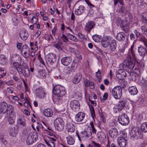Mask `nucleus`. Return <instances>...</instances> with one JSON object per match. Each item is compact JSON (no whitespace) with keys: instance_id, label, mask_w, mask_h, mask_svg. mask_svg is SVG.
Returning <instances> with one entry per match:
<instances>
[{"instance_id":"obj_1","label":"nucleus","mask_w":147,"mask_h":147,"mask_svg":"<svg viewBox=\"0 0 147 147\" xmlns=\"http://www.w3.org/2000/svg\"><path fill=\"white\" fill-rule=\"evenodd\" d=\"M130 135L133 139L137 140L142 138L143 134L139 127H135L130 131Z\"/></svg>"},{"instance_id":"obj_2","label":"nucleus","mask_w":147,"mask_h":147,"mask_svg":"<svg viewBox=\"0 0 147 147\" xmlns=\"http://www.w3.org/2000/svg\"><path fill=\"white\" fill-rule=\"evenodd\" d=\"M54 94L58 97H61L65 95V88L62 86L57 85L55 86L53 88Z\"/></svg>"},{"instance_id":"obj_3","label":"nucleus","mask_w":147,"mask_h":147,"mask_svg":"<svg viewBox=\"0 0 147 147\" xmlns=\"http://www.w3.org/2000/svg\"><path fill=\"white\" fill-rule=\"evenodd\" d=\"M113 97L116 99H120L122 95V89L121 86H117L114 87L111 91Z\"/></svg>"},{"instance_id":"obj_4","label":"nucleus","mask_w":147,"mask_h":147,"mask_svg":"<svg viewBox=\"0 0 147 147\" xmlns=\"http://www.w3.org/2000/svg\"><path fill=\"white\" fill-rule=\"evenodd\" d=\"M15 57L20 59V61L19 63L15 61H13V60L11 59V64L13 67L18 71H22L23 69V66L24 64V61L19 56L16 55Z\"/></svg>"},{"instance_id":"obj_5","label":"nucleus","mask_w":147,"mask_h":147,"mask_svg":"<svg viewBox=\"0 0 147 147\" xmlns=\"http://www.w3.org/2000/svg\"><path fill=\"white\" fill-rule=\"evenodd\" d=\"M54 124L56 129L59 131H62L64 127V123L61 118H57L54 121Z\"/></svg>"},{"instance_id":"obj_6","label":"nucleus","mask_w":147,"mask_h":147,"mask_svg":"<svg viewBox=\"0 0 147 147\" xmlns=\"http://www.w3.org/2000/svg\"><path fill=\"white\" fill-rule=\"evenodd\" d=\"M47 57L50 65L52 67H55L57 64V56L55 54L50 53L47 55Z\"/></svg>"},{"instance_id":"obj_7","label":"nucleus","mask_w":147,"mask_h":147,"mask_svg":"<svg viewBox=\"0 0 147 147\" xmlns=\"http://www.w3.org/2000/svg\"><path fill=\"white\" fill-rule=\"evenodd\" d=\"M38 137L37 133L36 132L30 133L26 139V143L28 145L32 144L37 140Z\"/></svg>"},{"instance_id":"obj_8","label":"nucleus","mask_w":147,"mask_h":147,"mask_svg":"<svg viewBox=\"0 0 147 147\" xmlns=\"http://www.w3.org/2000/svg\"><path fill=\"white\" fill-rule=\"evenodd\" d=\"M127 137L124 134L117 138V143L120 147H125L127 145Z\"/></svg>"},{"instance_id":"obj_9","label":"nucleus","mask_w":147,"mask_h":147,"mask_svg":"<svg viewBox=\"0 0 147 147\" xmlns=\"http://www.w3.org/2000/svg\"><path fill=\"white\" fill-rule=\"evenodd\" d=\"M122 66L124 69H126L127 68L130 69V70L134 68L136 70V67L134 68L135 65L134 63L126 59L123 61Z\"/></svg>"},{"instance_id":"obj_10","label":"nucleus","mask_w":147,"mask_h":147,"mask_svg":"<svg viewBox=\"0 0 147 147\" xmlns=\"http://www.w3.org/2000/svg\"><path fill=\"white\" fill-rule=\"evenodd\" d=\"M123 0H114V5L116 6L117 3L119 2V3L122 5L121 6L119 9V12H121L122 14H125L127 12V11L126 8L124 6V3L123 1Z\"/></svg>"},{"instance_id":"obj_11","label":"nucleus","mask_w":147,"mask_h":147,"mask_svg":"<svg viewBox=\"0 0 147 147\" xmlns=\"http://www.w3.org/2000/svg\"><path fill=\"white\" fill-rule=\"evenodd\" d=\"M129 119L127 115L122 114L119 117L118 121L122 125H126L129 123Z\"/></svg>"},{"instance_id":"obj_12","label":"nucleus","mask_w":147,"mask_h":147,"mask_svg":"<svg viewBox=\"0 0 147 147\" xmlns=\"http://www.w3.org/2000/svg\"><path fill=\"white\" fill-rule=\"evenodd\" d=\"M21 53L26 58H28L30 55V50L28 46L25 44L23 45L21 49Z\"/></svg>"},{"instance_id":"obj_13","label":"nucleus","mask_w":147,"mask_h":147,"mask_svg":"<svg viewBox=\"0 0 147 147\" xmlns=\"http://www.w3.org/2000/svg\"><path fill=\"white\" fill-rule=\"evenodd\" d=\"M116 75L117 77L119 79L123 80L127 75V73L123 69H119L116 72Z\"/></svg>"},{"instance_id":"obj_14","label":"nucleus","mask_w":147,"mask_h":147,"mask_svg":"<svg viewBox=\"0 0 147 147\" xmlns=\"http://www.w3.org/2000/svg\"><path fill=\"white\" fill-rule=\"evenodd\" d=\"M70 105L71 109L75 111H78L80 109V105L77 100H74L71 101Z\"/></svg>"},{"instance_id":"obj_15","label":"nucleus","mask_w":147,"mask_h":147,"mask_svg":"<svg viewBox=\"0 0 147 147\" xmlns=\"http://www.w3.org/2000/svg\"><path fill=\"white\" fill-rule=\"evenodd\" d=\"M45 141L49 147H55V142L56 140L54 138L49 137L47 139H45Z\"/></svg>"},{"instance_id":"obj_16","label":"nucleus","mask_w":147,"mask_h":147,"mask_svg":"<svg viewBox=\"0 0 147 147\" xmlns=\"http://www.w3.org/2000/svg\"><path fill=\"white\" fill-rule=\"evenodd\" d=\"M120 26L124 32L126 33L128 32L129 28V24L128 21L126 20H122Z\"/></svg>"},{"instance_id":"obj_17","label":"nucleus","mask_w":147,"mask_h":147,"mask_svg":"<svg viewBox=\"0 0 147 147\" xmlns=\"http://www.w3.org/2000/svg\"><path fill=\"white\" fill-rule=\"evenodd\" d=\"M112 39L113 38L111 36H106V38L102 41V46L104 48H106L108 47Z\"/></svg>"},{"instance_id":"obj_18","label":"nucleus","mask_w":147,"mask_h":147,"mask_svg":"<svg viewBox=\"0 0 147 147\" xmlns=\"http://www.w3.org/2000/svg\"><path fill=\"white\" fill-rule=\"evenodd\" d=\"M95 26V24L94 22L91 21H88L86 24L85 29L87 31L90 33Z\"/></svg>"},{"instance_id":"obj_19","label":"nucleus","mask_w":147,"mask_h":147,"mask_svg":"<svg viewBox=\"0 0 147 147\" xmlns=\"http://www.w3.org/2000/svg\"><path fill=\"white\" fill-rule=\"evenodd\" d=\"M36 96L39 98H43L45 96V93L44 89L42 87H39L36 89L35 90Z\"/></svg>"},{"instance_id":"obj_20","label":"nucleus","mask_w":147,"mask_h":147,"mask_svg":"<svg viewBox=\"0 0 147 147\" xmlns=\"http://www.w3.org/2000/svg\"><path fill=\"white\" fill-rule=\"evenodd\" d=\"M8 105L7 103L5 102L0 103V113L5 114L7 112Z\"/></svg>"},{"instance_id":"obj_21","label":"nucleus","mask_w":147,"mask_h":147,"mask_svg":"<svg viewBox=\"0 0 147 147\" xmlns=\"http://www.w3.org/2000/svg\"><path fill=\"white\" fill-rule=\"evenodd\" d=\"M138 51L140 55L142 57L147 55V49L142 45H140L138 47Z\"/></svg>"},{"instance_id":"obj_22","label":"nucleus","mask_w":147,"mask_h":147,"mask_svg":"<svg viewBox=\"0 0 147 147\" xmlns=\"http://www.w3.org/2000/svg\"><path fill=\"white\" fill-rule=\"evenodd\" d=\"M109 135L113 138H116L118 135L117 129L115 128L111 129L109 131Z\"/></svg>"},{"instance_id":"obj_23","label":"nucleus","mask_w":147,"mask_h":147,"mask_svg":"<svg viewBox=\"0 0 147 147\" xmlns=\"http://www.w3.org/2000/svg\"><path fill=\"white\" fill-rule=\"evenodd\" d=\"M109 45L110 53H112V52H115L117 46L116 40L113 38Z\"/></svg>"},{"instance_id":"obj_24","label":"nucleus","mask_w":147,"mask_h":147,"mask_svg":"<svg viewBox=\"0 0 147 147\" xmlns=\"http://www.w3.org/2000/svg\"><path fill=\"white\" fill-rule=\"evenodd\" d=\"M85 117V114L82 112H79L75 116V119L77 122L82 121Z\"/></svg>"},{"instance_id":"obj_25","label":"nucleus","mask_w":147,"mask_h":147,"mask_svg":"<svg viewBox=\"0 0 147 147\" xmlns=\"http://www.w3.org/2000/svg\"><path fill=\"white\" fill-rule=\"evenodd\" d=\"M71 61V59L70 57H65L61 59V63L65 66L69 65Z\"/></svg>"},{"instance_id":"obj_26","label":"nucleus","mask_w":147,"mask_h":147,"mask_svg":"<svg viewBox=\"0 0 147 147\" xmlns=\"http://www.w3.org/2000/svg\"><path fill=\"white\" fill-rule=\"evenodd\" d=\"M19 35L21 38L23 40H26L28 36V32L25 30L21 31Z\"/></svg>"},{"instance_id":"obj_27","label":"nucleus","mask_w":147,"mask_h":147,"mask_svg":"<svg viewBox=\"0 0 147 147\" xmlns=\"http://www.w3.org/2000/svg\"><path fill=\"white\" fill-rule=\"evenodd\" d=\"M8 60L6 56L3 54H0V64L3 66L6 65Z\"/></svg>"},{"instance_id":"obj_28","label":"nucleus","mask_w":147,"mask_h":147,"mask_svg":"<svg viewBox=\"0 0 147 147\" xmlns=\"http://www.w3.org/2000/svg\"><path fill=\"white\" fill-rule=\"evenodd\" d=\"M125 34L124 33L122 32L118 33L116 36V39L120 42L123 41L125 39Z\"/></svg>"},{"instance_id":"obj_29","label":"nucleus","mask_w":147,"mask_h":147,"mask_svg":"<svg viewBox=\"0 0 147 147\" xmlns=\"http://www.w3.org/2000/svg\"><path fill=\"white\" fill-rule=\"evenodd\" d=\"M85 9L84 6L80 5L78 9H76L75 10V13L77 15H80L82 14Z\"/></svg>"},{"instance_id":"obj_30","label":"nucleus","mask_w":147,"mask_h":147,"mask_svg":"<svg viewBox=\"0 0 147 147\" xmlns=\"http://www.w3.org/2000/svg\"><path fill=\"white\" fill-rule=\"evenodd\" d=\"M126 71L127 73V75H129L131 79L134 81L136 80V76L137 75L136 72H131V70H130V72L129 70L127 71V69H126Z\"/></svg>"},{"instance_id":"obj_31","label":"nucleus","mask_w":147,"mask_h":147,"mask_svg":"<svg viewBox=\"0 0 147 147\" xmlns=\"http://www.w3.org/2000/svg\"><path fill=\"white\" fill-rule=\"evenodd\" d=\"M43 114L45 116L47 117H50L52 116L53 112L52 110L50 109H45L43 111Z\"/></svg>"},{"instance_id":"obj_32","label":"nucleus","mask_w":147,"mask_h":147,"mask_svg":"<svg viewBox=\"0 0 147 147\" xmlns=\"http://www.w3.org/2000/svg\"><path fill=\"white\" fill-rule=\"evenodd\" d=\"M128 91L131 94L135 95L138 93V90L136 87L135 86H131L129 88Z\"/></svg>"},{"instance_id":"obj_33","label":"nucleus","mask_w":147,"mask_h":147,"mask_svg":"<svg viewBox=\"0 0 147 147\" xmlns=\"http://www.w3.org/2000/svg\"><path fill=\"white\" fill-rule=\"evenodd\" d=\"M82 78V76L80 74L78 73L75 76L73 79V82L75 84L79 83Z\"/></svg>"},{"instance_id":"obj_34","label":"nucleus","mask_w":147,"mask_h":147,"mask_svg":"<svg viewBox=\"0 0 147 147\" xmlns=\"http://www.w3.org/2000/svg\"><path fill=\"white\" fill-rule=\"evenodd\" d=\"M21 73H22L23 75L25 77H27L30 74V71L28 67H23V69L22 71H20Z\"/></svg>"},{"instance_id":"obj_35","label":"nucleus","mask_w":147,"mask_h":147,"mask_svg":"<svg viewBox=\"0 0 147 147\" xmlns=\"http://www.w3.org/2000/svg\"><path fill=\"white\" fill-rule=\"evenodd\" d=\"M126 100L124 99L121 100L119 102V103L118 106V110L119 111H121L125 107L126 104Z\"/></svg>"},{"instance_id":"obj_36","label":"nucleus","mask_w":147,"mask_h":147,"mask_svg":"<svg viewBox=\"0 0 147 147\" xmlns=\"http://www.w3.org/2000/svg\"><path fill=\"white\" fill-rule=\"evenodd\" d=\"M14 107L11 105H8L7 111V116H9L12 114L14 110Z\"/></svg>"},{"instance_id":"obj_37","label":"nucleus","mask_w":147,"mask_h":147,"mask_svg":"<svg viewBox=\"0 0 147 147\" xmlns=\"http://www.w3.org/2000/svg\"><path fill=\"white\" fill-rule=\"evenodd\" d=\"M92 134L91 131H85L81 133V136L82 138H88L91 136Z\"/></svg>"},{"instance_id":"obj_38","label":"nucleus","mask_w":147,"mask_h":147,"mask_svg":"<svg viewBox=\"0 0 147 147\" xmlns=\"http://www.w3.org/2000/svg\"><path fill=\"white\" fill-rule=\"evenodd\" d=\"M67 128L68 131L71 132H74L75 130V126L71 123H69L67 124Z\"/></svg>"},{"instance_id":"obj_39","label":"nucleus","mask_w":147,"mask_h":147,"mask_svg":"<svg viewBox=\"0 0 147 147\" xmlns=\"http://www.w3.org/2000/svg\"><path fill=\"white\" fill-rule=\"evenodd\" d=\"M140 130L144 133L147 132V122H144L142 124Z\"/></svg>"},{"instance_id":"obj_40","label":"nucleus","mask_w":147,"mask_h":147,"mask_svg":"<svg viewBox=\"0 0 147 147\" xmlns=\"http://www.w3.org/2000/svg\"><path fill=\"white\" fill-rule=\"evenodd\" d=\"M17 123L22 126L24 127L25 125L26 124L25 123L24 119L23 117H19L17 120Z\"/></svg>"},{"instance_id":"obj_41","label":"nucleus","mask_w":147,"mask_h":147,"mask_svg":"<svg viewBox=\"0 0 147 147\" xmlns=\"http://www.w3.org/2000/svg\"><path fill=\"white\" fill-rule=\"evenodd\" d=\"M78 64L76 63L73 62L69 66L71 71L73 72L76 69L77 67Z\"/></svg>"},{"instance_id":"obj_42","label":"nucleus","mask_w":147,"mask_h":147,"mask_svg":"<svg viewBox=\"0 0 147 147\" xmlns=\"http://www.w3.org/2000/svg\"><path fill=\"white\" fill-rule=\"evenodd\" d=\"M134 45H133L129 50V52L130 55H131L134 59H135V51L134 49Z\"/></svg>"},{"instance_id":"obj_43","label":"nucleus","mask_w":147,"mask_h":147,"mask_svg":"<svg viewBox=\"0 0 147 147\" xmlns=\"http://www.w3.org/2000/svg\"><path fill=\"white\" fill-rule=\"evenodd\" d=\"M67 143L69 145L74 144L75 143V140L71 136H69L67 137Z\"/></svg>"},{"instance_id":"obj_44","label":"nucleus","mask_w":147,"mask_h":147,"mask_svg":"<svg viewBox=\"0 0 147 147\" xmlns=\"http://www.w3.org/2000/svg\"><path fill=\"white\" fill-rule=\"evenodd\" d=\"M93 40L96 42H99L101 41V36L95 34L92 36Z\"/></svg>"},{"instance_id":"obj_45","label":"nucleus","mask_w":147,"mask_h":147,"mask_svg":"<svg viewBox=\"0 0 147 147\" xmlns=\"http://www.w3.org/2000/svg\"><path fill=\"white\" fill-rule=\"evenodd\" d=\"M140 40L143 42L144 45L147 48V39L144 36H141L140 38Z\"/></svg>"},{"instance_id":"obj_46","label":"nucleus","mask_w":147,"mask_h":147,"mask_svg":"<svg viewBox=\"0 0 147 147\" xmlns=\"http://www.w3.org/2000/svg\"><path fill=\"white\" fill-rule=\"evenodd\" d=\"M38 72L39 74L40 77L44 78L46 77L47 74L45 70H40L38 71Z\"/></svg>"},{"instance_id":"obj_47","label":"nucleus","mask_w":147,"mask_h":147,"mask_svg":"<svg viewBox=\"0 0 147 147\" xmlns=\"http://www.w3.org/2000/svg\"><path fill=\"white\" fill-rule=\"evenodd\" d=\"M63 72L67 74H70L72 72L70 69L69 66L65 67L63 69Z\"/></svg>"},{"instance_id":"obj_48","label":"nucleus","mask_w":147,"mask_h":147,"mask_svg":"<svg viewBox=\"0 0 147 147\" xmlns=\"http://www.w3.org/2000/svg\"><path fill=\"white\" fill-rule=\"evenodd\" d=\"M67 36L69 39L75 42H76L78 41V40L76 37L73 35L69 33L67 34Z\"/></svg>"},{"instance_id":"obj_49","label":"nucleus","mask_w":147,"mask_h":147,"mask_svg":"<svg viewBox=\"0 0 147 147\" xmlns=\"http://www.w3.org/2000/svg\"><path fill=\"white\" fill-rule=\"evenodd\" d=\"M141 29L143 34L147 37V28L144 26H142L141 27Z\"/></svg>"},{"instance_id":"obj_50","label":"nucleus","mask_w":147,"mask_h":147,"mask_svg":"<svg viewBox=\"0 0 147 147\" xmlns=\"http://www.w3.org/2000/svg\"><path fill=\"white\" fill-rule=\"evenodd\" d=\"M89 106L91 112V116L92 117L94 118V116L95 115V113L94 108L92 105L90 106V105H89Z\"/></svg>"},{"instance_id":"obj_51","label":"nucleus","mask_w":147,"mask_h":147,"mask_svg":"<svg viewBox=\"0 0 147 147\" xmlns=\"http://www.w3.org/2000/svg\"><path fill=\"white\" fill-rule=\"evenodd\" d=\"M96 76L100 82L101 79V72L99 70H98V71L96 72Z\"/></svg>"},{"instance_id":"obj_52","label":"nucleus","mask_w":147,"mask_h":147,"mask_svg":"<svg viewBox=\"0 0 147 147\" xmlns=\"http://www.w3.org/2000/svg\"><path fill=\"white\" fill-rule=\"evenodd\" d=\"M38 19V18L37 17H36L35 16H34L32 18V23L34 24H35L37 22Z\"/></svg>"},{"instance_id":"obj_53","label":"nucleus","mask_w":147,"mask_h":147,"mask_svg":"<svg viewBox=\"0 0 147 147\" xmlns=\"http://www.w3.org/2000/svg\"><path fill=\"white\" fill-rule=\"evenodd\" d=\"M74 96L76 98H80L82 97V95L80 92H76L75 93Z\"/></svg>"},{"instance_id":"obj_54","label":"nucleus","mask_w":147,"mask_h":147,"mask_svg":"<svg viewBox=\"0 0 147 147\" xmlns=\"http://www.w3.org/2000/svg\"><path fill=\"white\" fill-rule=\"evenodd\" d=\"M5 84L8 86L12 85L13 81L12 80H10L5 82Z\"/></svg>"},{"instance_id":"obj_55","label":"nucleus","mask_w":147,"mask_h":147,"mask_svg":"<svg viewBox=\"0 0 147 147\" xmlns=\"http://www.w3.org/2000/svg\"><path fill=\"white\" fill-rule=\"evenodd\" d=\"M92 144L94 147H101V145L100 144L96 143L94 141H93Z\"/></svg>"},{"instance_id":"obj_56","label":"nucleus","mask_w":147,"mask_h":147,"mask_svg":"<svg viewBox=\"0 0 147 147\" xmlns=\"http://www.w3.org/2000/svg\"><path fill=\"white\" fill-rule=\"evenodd\" d=\"M90 125L91 127L93 133L96 134V129L94 128V123L93 122H91L90 123Z\"/></svg>"},{"instance_id":"obj_57","label":"nucleus","mask_w":147,"mask_h":147,"mask_svg":"<svg viewBox=\"0 0 147 147\" xmlns=\"http://www.w3.org/2000/svg\"><path fill=\"white\" fill-rule=\"evenodd\" d=\"M142 20L143 22L146 23L147 22V16L145 15L142 16Z\"/></svg>"},{"instance_id":"obj_58","label":"nucleus","mask_w":147,"mask_h":147,"mask_svg":"<svg viewBox=\"0 0 147 147\" xmlns=\"http://www.w3.org/2000/svg\"><path fill=\"white\" fill-rule=\"evenodd\" d=\"M96 52L98 53H100L102 55H103L104 53V52L103 51L100 49L98 48V47H96Z\"/></svg>"},{"instance_id":"obj_59","label":"nucleus","mask_w":147,"mask_h":147,"mask_svg":"<svg viewBox=\"0 0 147 147\" xmlns=\"http://www.w3.org/2000/svg\"><path fill=\"white\" fill-rule=\"evenodd\" d=\"M8 121L9 123L10 124H13L15 122L14 120L11 117H9L8 119Z\"/></svg>"},{"instance_id":"obj_60","label":"nucleus","mask_w":147,"mask_h":147,"mask_svg":"<svg viewBox=\"0 0 147 147\" xmlns=\"http://www.w3.org/2000/svg\"><path fill=\"white\" fill-rule=\"evenodd\" d=\"M57 30V28L56 26H55L53 28L52 30V34L55 36V35L56 33Z\"/></svg>"},{"instance_id":"obj_61","label":"nucleus","mask_w":147,"mask_h":147,"mask_svg":"<svg viewBox=\"0 0 147 147\" xmlns=\"http://www.w3.org/2000/svg\"><path fill=\"white\" fill-rule=\"evenodd\" d=\"M89 86L91 89H93L94 88V83L93 82H90L89 83Z\"/></svg>"},{"instance_id":"obj_62","label":"nucleus","mask_w":147,"mask_h":147,"mask_svg":"<svg viewBox=\"0 0 147 147\" xmlns=\"http://www.w3.org/2000/svg\"><path fill=\"white\" fill-rule=\"evenodd\" d=\"M61 38L63 39V40L65 42H66L68 41L67 37L63 34H62Z\"/></svg>"},{"instance_id":"obj_63","label":"nucleus","mask_w":147,"mask_h":147,"mask_svg":"<svg viewBox=\"0 0 147 147\" xmlns=\"http://www.w3.org/2000/svg\"><path fill=\"white\" fill-rule=\"evenodd\" d=\"M108 95L107 93H105L104 94L103 96V98H101L100 99H103L104 100H106L108 97Z\"/></svg>"},{"instance_id":"obj_64","label":"nucleus","mask_w":147,"mask_h":147,"mask_svg":"<svg viewBox=\"0 0 147 147\" xmlns=\"http://www.w3.org/2000/svg\"><path fill=\"white\" fill-rule=\"evenodd\" d=\"M134 32L137 38L139 37L140 35V33L136 30H134Z\"/></svg>"}]
</instances>
